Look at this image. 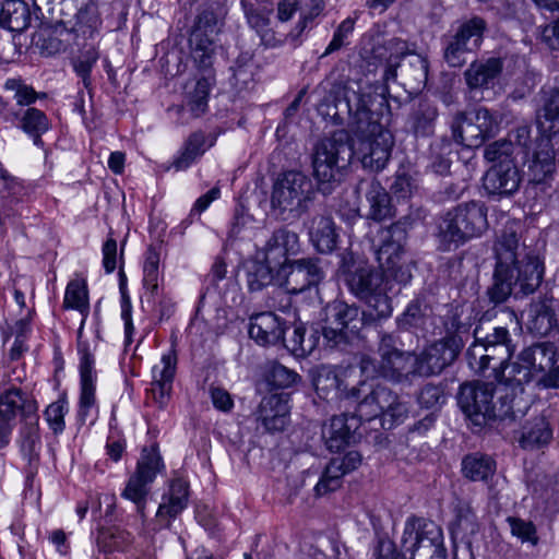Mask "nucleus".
I'll list each match as a JSON object with an SVG mask.
<instances>
[{
    "mask_svg": "<svg viewBox=\"0 0 559 559\" xmlns=\"http://www.w3.org/2000/svg\"><path fill=\"white\" fill-rule=\"evenodd\" d=\"M438 108L429 100L419 102L409 117V127L415 136L428 138L435 133Z\"/></svg>",
    "mask_w": 559,
    "mask_h": 559,
    "instance_id": "c9c22d12",
    "label": "nucleus"
},
{
    "mask_svg": "<svg viewBox=\"0 0 559 559\" xmlns=\"http://www.w3.org/2000/svg\"><path fill=\"white\" fill-rule=\"evenodd\" d=\"M377 57L386 60L383 73L385 81L395 80L397 70L403 85L413 91H420L428 81V60L418 53H406V43L400 38H391L383 46L374 49Z\"/></svg>",
    "mask_w": 559,
    "mask_h": 559,
    "instance_id": "9d476101",
    "label": "nucleus"
},
{
    "mask_svg": "<svg viewBox=\"0 0 559 559\" xmlns=\"http://www.w3.org/2000/svg\"><path fill=\"white\" fill-rule=\"evenodd\" d=\"M515 146L510 140H498L485 147L484 157L495 164L514 162Z\"/></svg>",
    "mask_w": 559,
    "mask_h": 559,
    "instance_id": "a18cd8bd",
    "label": "nucleus"
},
{
    "mask_svg": "<svg viewBox=\"0 0 559 559\" xmlns=\"http://www.w3.org/2000/svg\"><path fill=\"white\" fill-rule=\"evenodd\" d=\"M257 420L269 432L283 431L289 423V405L284 394L264 396L257 409Z\"/></svg>",
    "mask_w": 559,
    "mask_h": 559,
    "instance_id": "412c9836",
    "label": "nucleus"
},
{
    "mask_svg": "<svg viewBox=\"0 0 559 559\" xmlns=\"http://www.w3.org/2000/svg\"><path fill=\"white\" fill-rule=\"evenodd\" d=\"M552 440V428L544 415L535 416L524 423L519 444L524 450H539L547 447Z\"/></svg>",
    "mask_w": 559,
    "mask_h": 559,
    "instance_id": "c756f323",
    "label": "nucleus"
},
{
    "mask_svg": "<svg viewBox=\"0 0 559 559\" xmlns=\"http://www.w3.org/2000/svg\"><path fill=\"white\" fill-rule=\"evenodd\" d=\"M385 103L383 93L373 92L371 86L365 90L359 82L348 80L335 84L319 107L322 115L335 122L348 121L356 135L350 141L354 153L365 168L376 173L385 168L394 145L392 133L373 119Z\"/></svg>",
    "mask_w": 559,
    "mask_h": 559,
    "instance_id": "f257e3e1",
    "label": "nucleus"
},
{
    "mask_svg": "<svg viewBox=\"0 0 559 559\" xmlns=\"http://www.w3.org/2000/svg\"><path fill=\"white\" fill-rule=\"evenodd\" d=\"M543 106L537 116L538 128L542 132L555 133L559 136V75L552 85L543 88Z\"/></svg>",
    "mask_w": 559,
    "mask_h": 559,
    "instance_id": "7c9ffc66",
    "label": "nucleus"
},
{
    "mask_svg": "<svg viewBox=\"0 0 559 559\" xmlns=\"http://www.w3.org/2000/svg\"><path fill=\"white\" fill-rule=\"evenodd\" d=\"M397 396L389 386L377 384L359 403V417L367 420L382 417L390 406L394 404Z\"/></svg>",
    "mask_w": 559,
    "mask_h": 559,
    "instance_id": "2f4dec72",
    "label": "nucleus"
},
{
    "mask_svg": "<svg viewBox=\"0 0 559 559\" xmlns=\"http://www.w3.org/2000/svg\"><path fill=\"white\" fill-rule=\"evenodd\" d=\"M507 522L512 535L521 539L522 543L537 544L538 537L533 522L515 516H509Z\"/></svg>",
    "mask_w": 559,
    "mask_h": 559,
    "instance_id": "de8ad7c7",
    "label": "nucleus"
},
{
    "mask_svg": "<svg viewBox=\"0 0 559 559\" xmlns=\"http://www.w3.org/2000/svg\"><path fill=\"white\" fill-rule=\"evenodd\" d=\"M461 317H445L443 325L447 335L442 338L448 343L460 342V352L462 350L465 341L469 337V331L472 328L471 317H465V321L460 320Z\"/></svg>",
    "mask_w": 559,
    "mask_h": 559,
    "instance_id": "37998d69",
    "label": "nucleus"
},
{
    "mask_svg": "<svg viewBox=\"0 0 559 559\" xmlns=\"http://www.w3.org/2000/svg\"><path fill=\"white\" fill-rule=\"evenodd\" d=\"M242 7L246 13L248 24L258 34H260L270 25L269 13H266L263 10L254 9L252 8V5H247L245 2H242Z\"/></svg>",
    "mask_w": 559,
    "mask_h": 559,
    "instance_id": "e2e57ef3",
    "label": "nucleus"
},
{
    "mask_svg": "<svg viewBox=\"0 0 559 559\" xmlns=\"http://www.w3.org/2000/svg\"><path fill=\"white\" fill-rule=\"evenodd\" d=\"M478 345L481 346L488 356H491L490 358L492 361H498L499 367L502 368L501 371H498L497 368L493 367V370L496 372V379L500 382L501 385H503V382L501 381V374L504 371V367L510 365L508 361L513 354L512 346L504 344L491 345L485 343H479Z\"/></svg>",
    "mask_w": 559,
    "mask_h": 559,
    "instance_id": "49530a36",
    "label": "nucleus"
},
{
    "mask_svg": "<svg viewBox=\"0 0 559 559\" xmlns=\"http://www.w3.org/2000/svg\"><path fill=\"white\" fill-rule=\"evenodd\" d=\"M488 228L487 207L480 202H468L449 211L438 225V239L442 250L457 248Z\"/></svg>",
    "mask_w": 559,
    "mask_h": 559,
    "instance_id": "423d86ee",
    "label": "nucleus"
},
{
    "mask_svg": "<svg viewBox=\"0 0 559 559\" xmlns=\"http://www.w3.org/2000/svg\"><path fill=\"white\" fill-rule=\"evenodd\" d=\"M455 525L462 533L474 534L477 531L476 516L468 504L457 506Z\"/></svg>",
    "mask_w": 559,
    "mask_h": 559,
    "instance_id": "bf43d9fd",
    "label": "nucleus"
},
{
    "mask_svg": "<svg viewBox=\"0 0 559 559\" xmlns=\"http://www.w3.org/2000/svg\"><path fill=\"white\" fill-rule=\"evenodd\" d=\"M408 416V407L399 396L394 404L381 417V424L384 429H391L395 425L404 423Z\"/></svg>",
    "mask_w": 559,
    "mask_h": 559,
    "instance_id": "5fc2aeb1",
    "label": "nucleus"
},
{
    "mask_svg": "<svg viewBox=\"0 0 559 559\" xmlns=\"http://www.w3.org/2000/svg\"><path fill=\"white\" fill-rule=\"evenodd\" d=\"M305 332L306 330L304 326L296 325L292 332L293 336L289 340L290 345L286 344V347H288L293 353H310L313 349L314 344L311 343L310 341L308 343L306 342Z\"/></svg>",
    "mask_w": 559,
    "mask_h": 559,
    "instance_id": "69168bd1",
    "label": "nucleus"
},
{
    "mask_svg": "<svg viewBox=\"0 0 559 559\" xmlns=\"http://www.w3.org/2000/svg\"><path fill=\"white\" fill-rule=\"evenodd\" d=\"M503 69L501 58L475 60L464 72V80L471 91L488 90L495 86Z\"/></svg>",
    "mask_w": 559,
    "mask_h": 559,
    "instance_id": "b1692460",
    "label": "nucleus"
},
{
    "mask_svg": "<svg viewBox=\"0 0 559 559\" xmlns=\"http://www.w3.org/2000/svg\"><path fill=\"white\" fill-rule=\"evenodd\" d=\"M361 464V455L357 451H349L343 456L333 457L325 466L314 490L323 496L341 488L344 475L355 471Z\"/></svg>",
    "mask_w": 559,
    "mask_h": 559,
    "instance_id": "6ab92c4d",
    "label": "nucleus"
},
{
    "mask_svg": "<svg viewBox=\"0 0 559 559\" xmlns=\"http://www.w3.org/2000/svg\"><path fill=\"white\" fill-rule=\"evenodd\" d=\"M62 31L52 25H40L33 34L32 44L43 56H53L66 49L63 40L60 38Z\"/></svg>",
    "mask_w": 559,
    "mask_h": 559,
    "instance_id": "58836bf2",
    "label": "nucleus"
},
{
    "mask_svg": "<svg viewBox=\"0 0 559 559\" xmlns=\"http://www.w3.org/2000/svg\"><path fill=\"white\" fill-rule=\"evenodd\" d=\"M24 427L22 429V451L32 456L36 452V447L39 442L38 433V414L35 415L34 421L24 420Z\"/></svg>",
    "mask_w": 559,
    "mask_h": 559,
    "instance_id": "603ef678",
    "label": "nucleus"
},
{
    "mask_svg": "<svg viewBox=\"0 0 559 559\" xmlns=\"http://www.w3.org/2000/svg\"><path fill=\"white\" fill-rule=\"evenodd\" d=\"M316 258H304L286 263L277 270V283L294 294L317 285L323 276Z\"/></svg>",
    "mask_w": 559,
    "mask_h": 559,
    "instance_id": "dca6fc26",
    "label": "nucleus"
},
{
    "mask_svg": "<svg viewBox=\"0 0 559 559\" xmlns=\"http://www.w3.org/2000/svg\"><path fill=\"white\" fill-rule=\"evenodd\" d=\"M354 25L355 21L350 17L342 21L333 34L332 40L325 48L324 52L320 56V59L338 51L344 46H347L349 44L347 39L354 31Z\"/></svg>",
    "mask_w": 559,
    "mask_h": 559,
    "instance_id": "8fccbe9b",
    "label": "nucleus"
},
{
    "mask_svg": "<svg viewBox=\"0 0 559 559\" xmlns=\"http://www.w3.org/2000/svg\"><path fill=\"white\" fill-rule=\"evenodd\" d=\"M269 382L274 388H289L299 379L298 373L281 364H275L270 370Z\"/></svg>",
    "mask_w": 559,
    "mask_h": 559,
    "instance_id": "864d4df0",
    "label": "nucleus"
},
{
    "mask_svg": "<svg viewBox=\"0 0 559 559\" xmlns=\"http://www.w3.org/2000/svg\"><path fill=\"white\" fill-rule=\"evenodd\" d=\"M460 353V342L455 341L448 343L440 340L426 346L417 354L420 378L441 373L454 362Z\"/></svg>",
    "mask_w": 559,
    "mask_h": 559,
    "instance_id": "a211bd4d",
    "label": "nucleus"
},
{
    "mask_svg": "<svg viewBox=\"0 0 559 559\" xmlns=\"http://www.w3.org/2000/svg\"><path fill=\"white\" fill-rule=\"evenodd\" d=\"M188 502V486L181 480H175L170 485L169 495L164 497L157 515L176 518L186 507Z\"/></svg>",
    "mask_w": 559,
    "mask_h": 559,
    "instance_id": "a19ab883",
    "label": "nucleus"
},
{
    "mask_svg": "<svg viewBox=\"0 0 559 559\" xmlns=\"http://www.w3.org/2000/svg\"><path fill=\"white\" fill-rule=\"evenodd\" d=\"M357 191L365 192L369 203V218L381 222L395 215L391 197L378 180H361L357 186Z\"/></svg>",
    "mask_w": 559,
    "mask_h": 559,
    "instance_id": "a878e982",
    "label": "nucleus"
},
{
    "mask_svg": "<svg viewBox=\"0 0 559 559\" xmlns=\"http://www.w3.org/2000/svg\"><path fill=\"white\" fill-rule=\"evenodd\" d=\"M522 175L514 162L492 165L483 177V188L489 197L502 199L520 188Z\"/></svg>",
    "mask_w": 559,
    "mask_h": 559,
    "instance_id": "f3484780",
    "label": "nucleus"
},
{
    "mask_svg": "<svg viewBox=\"0 0 559 559\" xmlns=\"http://www.w3.org/2000/svg\"><path fill=\"white\" fill-rule=\"evenodd\" d=\"M372 317H325L321 325L326 344L331 347L349 342Z\"/></svg>",
    "mask_w": 559,
    "mask_h": 559,
    "instance_id": "5701e85b",
    "label": "nucleus"
},
{
    "mask_svg": "<svg viewBox=\"0 0 559 559\" xmlns=\"http://www.w3.org/2000/svg\"><path fill=\"white\" fill-rule=\"evenodd\" d=\"M316 197L317 189L307 175L288 170L274 182L271 204L283 219H297L309 211Z\"/></svg>",
    "mask_w": 559,
    "mask_h": 559,
    "instance_id": "1a4fd4ad",
    "label": "nucleus"
},
{
    "mask_svg": "<svg viewBox=\"0 0 559 559\" xmlns=\"http://www.w3.org/2000/svg\"><path fill=\"white\" fill-rule=\"evenodd\" d=\"M164 467L162 457L155 447L142 450L141 459L138 462L135 473L129 478L122 497L135 503L140 513L143 512L147 486L153 483L156 474Z\"/></svg>",
    "mask_w": 559,
    "mask_h": 559,
    "instance_id": "2eb2a0df",
    "label": "nucleus"
},
{
    "mask_svg": "<svg viewBox=\"0 0 559 559\" xmlns=\"http://www.w3.org/2000/svg\"><path fill=\"white\" fill-rule=\"evenodd\" d=\"M278 266H274L273 262L253 260L248 262L247 270V284L250 292H259L264 287L271 285L273 282L277 283V274H274V270Z\"/></svg>",
    "mask_w": 559,
    "mask_h": 559,
    "instance_id": "4c0bfd02",
    "label": "nucleus"
},
{
    "mask_svg": "<svg viewBox=\"0 0 559 559\" xmlns=\"http://www.w3.org/2000/svg\"><path fill=\"white\" fill-rule=\"evenodd\" d=\"M67 412L66 400H58L51 403L45 411L46 420L50 428L56 432H61L64 429V414Z\"/></svg>",
    "mask_w": 559,
    "mask_h": 559,
    "instance_id": "4d7b16f0",
    "label": "nucleus"
},
{
    "mask_svg": "<svg viewBox=\"0 0 559 559\" xmlns=\"http://www.w3.org/2000/svg\"><path fill=\"white\" fill-rule=\"evenodd\" d=\"M23 192L22 185L7 170L0 168V194L11 203L19 201Z\"/></svg>",
    "mask_w": 559,
    "mask_h": 559,
    "instance_id": "6e6d98bb",
    "label": "nucleus"
},
{
    "mask_svg": "<svg viewBox=\"0 0 559 559\" xmlns=\"http://www.w3.org/2000/svg\"><path fill=\"white\" fill-rule=\"evenodd\" d=\"M418 403L433 412L444 403V392L442 386L431 383L426 384L419 392Z\"/></svg>",
    "mask_w": 559,
    "mask_h": 559,
    "instance_id": "3c124183",
    "label": "nucleus"
},
{
    "mask_svg": "<svg viewBox=\"0 0 559 559\" xmlns=\"http://www.w3.org/2000/svg\"><path fill=\"white\" fill-rule=\"evenodd\" d=\"M162 367L153 368V378L151 394L159 408H163L170 399L173 381L176 373L177 356L175 352H169L162 357Z\"/></svg>",
    "mask_w": 559,
    "mask_h": 559,
    "instance_id": "bb28decb",
    "label": "nucleus"
},
{
    "mask_svg": "<svg viewBox=\"0 0 559 559\" xmlns=\"http://www.w3.org/2000/svg\"><path fill=\"white\" fill-rule=\"evenodd\" d=\"M298 250V235L287 228L274 230L264 247V258L282 267L288 263L287 255Z\"/></svg>",
    "mask_w": 559,
    "mask_h": 559,
    "instance_id": "cd10ccee",
    "label": "nucleus"
},
{
    "mask_svg": "<svg viewBox=\"0 0 559 559\" xmlns=\"http://www.w3.org/2000/svg\"><path fill=\"white\" fill-rule=\"evenodd\" d=\"M254 321L249 324V336L260 345L286 342V331L278 317H250Z\"/></svg>",
    "mask_w": 559,
    "mask_h": 559,
    "instance_id": "72a5a7b5",
    "label": "nucleus"
},
{
    "mask_svg": "<svg viewBox=\"0 0 559 559\" xmlns=\"http://www.w3.org/2000/svg\"><path fill=\"white\" fill-rule=\"evenodd\" d=\"M360 423L361 418L355 414L333 416L322 429L326 448L331 452H338L349 445L355 438V432L360 427Z\"/></svg>",
    "mask_w": 559,
    "mask_h": 559,
    "instance_id": "aec40b11",
    "label": "nucleus"
},
{
    "mask_svg": "<svg viewBox=\"0 0 559 559\" xmlns=\"http://www.w3.org/2000/svg\"><path fill=\"white\" fill-rule=\"evenodd\" d=\"M93 380H81L80 416L84 418L90 407L95 403Z\"/></svg>",
    "mask_w": 559,
    "mask_h": 559,
    "instance_id": "338daca9",
    "label": "nucleus"
},
{
    "mask_svg": "<svg viewBox=\"0 0 559 559\" xmlns=\"http://www.w3.org/2000/svg\"><path fill=\"white\" fill-rule=\"evenodd\" d=\"M557 361V347L550 342L532 344L522 349L511 365L504 367L501 381L516 396L524 393V385L537 377H544Z\"/></svg>",
    "mask_w": 559,
    "mask_h": 559,
    "instance_id": "6e6552de",
    "label": "nucleus"
},
{
    "mask_svg": "<svg viewBox=\"0 0 559 559\" xmlns=\"http://www.w3.org/2000/svg\"><path fill=\"white\" fill-rule=\"evenodd\" d=\"M542 133L545 136L538 142L528 167L531 181L535 183H540L552 175L557 155L555 145H558L559 151V136L557 138L555 133L550 132Z\"/></svg>",
    "mask_w": 559,
    "mask_h": 559,
    "instance_id": "4be33fe9",
    "label": "nucleus"
},
{
    "mask_svg": "<svg viewBox=\"0 0 559 559\" xmlns=\"http://www.w3.org/2000/svg\"><path fill=\"white\" fill-rule=\"evenodd\" d=\"M443 551L445 548L440 526L421 518L407 520L402 536V552H397L400 556L407 559L406 555L409 554L411 559H414L415 556L426 559L429 554Z\"/></svg>",
    "mask_w": 559,
    "mask_h": 559,
    "instance_id": "f8f14e48",
    "label": "nucleus"
},
{
    "mask_svg": "<svg viewBox=\"0 0 559 559\" xmlns=\"http://www.w3.org/2000/svg\"><path fill=\"white\" fill-rule=\"evenodd\" d=\"M462 471L464 476L473 481H485L495 474L496 463L490 456L469 454L462 462Z\"/></svg>",
    "mask_w": 559,
    "mask_h": 559,
    "instance_id": "ea45409f",
    "label": "nucleus"
},
{
    "mask_svg": "<svg viewBox=\"0 0 559 559\" xmlns=\"http://www.w3.org/2000/svg\"><path fill=\"white\" fill-rule=\"evenodd\" d=\"M491 356H488L486 352L478 344H474L467 350V358L471 368L476 370L477 372H484L486 369L490 367V362L492 359Z\"/></svg>",
    "mask_w": 559,
    "mask_h": 559,
    "instance_id": "0e129e2a",
    "label": "nucleus"
},
{
    "mask_svg": "<svg viewBox=\"0 0 559 559\" xmlns=\"http://www.w3.org/2000/svg\"><path fill=\"white\" fill-rule=\"evenodd\" d=\"M17 414H21L23 420L34 421L37 414V404L22 390L12 389L0 396V417L10 421Z\"/></svg>",
    "mask_w": 559,
    "mask_h": 559,
    "instance_id": "c85d7f7f",
    "label": "nucleus"
},
{
    "mask_svg": "<svg viewBox=\"0 0 559 559\" xmlns=\"http://www.w3.org/2000/svg\"><path fill=\"white\" fill-rule=\"evenodd\" d=\"M486 22L475 16L460 25L453 35L444 37L443 58L450 67L460 68L467 61V55L476 51L483 41Z\"/></svg>",
    "mask_w": 559,
    "mask_h": 559,
    "instance_id": "ddd939ff",
    "label": "nucleus"
},
{
    "mask_svg": "<svg viewBox=\"0 0 559 559\" xmlns=\"http://www.w3.org/2000/svg\"><path fill=\"white\" fill-rule=\"evenodd\" d=\"M378 354L380 356L378 366L372 357H361L360 368L367 376L379 372L397 383H411L415 378H420L417 353L400 349L393 335L381 336Z\"/></svg>",
    "mask_w": 559,
    "mask_h": 559,
    "instance_id": "0eeeda50",
    "label": "nucleus"
},
{
    "mask_svg": "<svg viewBox=\"0 0 559 559\" xmlns=\"http://www.w3.org/2000/svg\"><path fill=\"white\" fill-rule=\"evenodd\" d=\"M353 156L349 134L344 130L335 131L316 145L312 157L316 178L320 183L335 181L336 175L349 165Z\"/></svg>",
    "mask_w": 559,
    "mask_h": 559,
    "instance_id": "9b49d317",
    "label": "nucleus"
},
{
    "mask_svg": "<svg viewBox=\"0 0 559 559\" xmlns=\"http://www.w3.org/2000/svg\"><path fill=\"white\" fill-rule=\"evenodd\" d=\"M7 92L12 93V98L19 106H29L35 103L39 94L21 79H8L4 83Z\"/></svg>",
    "mask_w": 559,
    "mask_h": 559,
    "instance_id": "c03bdc74",
    "label": "nucleus"
},
{
    "mask_svg": "<svg viewBox=\"0 0 559 559\" xmlns=\"http://www.w3.org/2000/svg\"><path fill=\"white\" fill-rule=\"evenodd\" d=\"M290 294L294 293L288 292L285 286H280L274 290L271 302L269 304L273 310L258 312L257 314H274L275 311L289 312L292 308Z\"/></svg>",
    "mask_w": 559,
    "mask_h": 559,
    "instance_id": "052dcab7",
    "label": "nucleus"
},
{
    "mask_svg": "<svg viewBox=\"0 0 559 559\" xmlns=\"http://www.w3.org/2000/svg\"><path fill=\"white\" fill-rule=\"evenodd\" d=\"M63 308L66 310L78 311L85 314L90 310V298L87 281L82 275L75 276L69 281L63 298Z\"/></svg>",
    "mask_w": 559,
    "mask_h": 559,
    "instance_id": "e433bc0d",
    "label": "nucleus"
},
{
    "mask_svg": "<svg viewBox=\"0 0 559 559\" xmlns=\"http://www.w3.org/2000/svg\"><path fill=\"white\" fill-rule=\"evenodd\" d=\"M31 23V10L24 0H3L0 8V26L21 33Z\"/></svg>",
    "mask_w": 559,
    "mask_h": 559,
    "instance_id": "f704fd0d",
    "label": "nucleus"
},
{
    "mask_svg": "<svg viewBox=\"0 0 559 559\" xmlns=\"http://www.w3.org/2000/svg\"><path fill=\"white\" fill-rule=\"evenodd\" d=\"M4 120L21 129L33 140L36 146H43L41 135L49 130V120L44 111L28 107L17 111H9Z\"/></svg>",
    "mask_w": 559,
    "mask_h": 559,
    "instance_id": "393cba45",
    "label": "nucleus"
},
{
    "mask_svg": "<svg viewBox=\"0 0 559 559\" xmlns=\"http://www.w3.org/2000/svg\"><path fill=\"white\" fill-rule=\"evenodd\" d=\"M205 135L202 132L192 133L185 143L180 155L174 160L177 170L187 169L198 157L205 152Z\"/></svg>",
    "mask_w": 559,
    "mask_h": 559,
    "instance_id": "79ce46f5",
    "label": "nucleus"
},
{
    "mask_svg": "<svg viewBox=\"0 0 559 559\" xmlns=\"http://www.w3.org/2000/svg\"><path fill=\"white\" fill-rule=\"evenodd\" d=\"M406 241L404 224L396 222L379 234V243L374 250L381 272L367 264L356 265L352 253H343L340 271L345 282L357 297L365 300L376 314H390L393 311L391 299L385 294L384 274L400 283H406L412 275L402 262Z\"/></svg>",
    "mask_w": 559,
    "mask_h": 559,
    "instance_id": "f03ea898",
    "label": "nucleus"
},
{
    "mask_svg": "<svg viewBox=\"0 0 559 559\" xmlns=\"http://www.w3.org/2000/svg\"><path fill=\"white\" fill-rule=\"evenodd\" d=\"M158 264H159V254L158 252L150 248L146 253V259L144 263V284L151 285L153 289L157 288V278H158Z\"/></svg>",
    "mask_w": 559,
    "mask_h": 559,
    "instance_id": "680f3d73",
    "label": "nucleus"
},
{
    "mask_svg": "<svg viewBox=\"0 0 559 559\" xmlns=\"http://www.w3.org/2000/svg\"><path fill=\"white\" fill-rule=\"evenodd\" d=\"M522 225L509 221L497 235L495 242L496 267L490 300L500 304L512 294L528 295L543 280L544 267L538 257L521 242Z\"/></svg>",
    "mask_w": 559,
    "mask_h": 559,
    "instance_id": "7ed1b4c3",
    "label": "nucleus"
},
{
    "mask_svg": "<svg viewBox=\"0 0 559 559\" xmlns=\"http://www.w3.org/2000/svg\"><path fill=\"white\" fill-rule=\"evenodd\" d=\"M376 559H405L396 554L395 544L389 538H381L374 551Z\"/></svg>",
    "mask_w": 559,
    "mask_h": 559,
    "instance_id": "774afa93",
    "label": "nucleus"
},
{
    "mask_svg": "<svg viewBox=\"0 0 559 559\" xmlns=\"http://www.w3.org/2000/svg\"><path fill=\"white\" fill-rule=\"evenodd\" d=\"M503 394L499 396V405L493 402L495 388L492 383L467 382L460 386L457 404L463 413L477 426L491 420H514L524 415L526 406L522 405V396L502 385Z\"/></svg>",
    "mask_w": 559,
    "mask_h": 559,
    "instance_id": "39448f33",
    "label": "nucleus"
},
{
    "mask_svg": "<svg viewBox=\"0 0 559 559\" xmlns=\"http://www.w3.org/2000/svg\"><path fill=\"white\" fill-rule=\"evenodd\" d=\"M225 15V8L218 2H212L199 10L192 26L189 38L190 58L200 73L187 103L193 117L201 116L207 108L210 90L215 83V35L219 32Z\"/></svg>",
    "mask_w": 559,
    "mask_h": 559,
    "instance_id": "20e7f679",
    "label": "nucleus"
},
{
    "mask_svg": "<svg viewBox=\"0 0 559 559\" xmlns=\"http://www.w3.org/2000/svg\"><path fill=\"white\" fill-rule=\"evenodd\" d=\"M416 189L415 180L405 171H397L390 186L391 192L400 199L409 198Z\"/></svg>",
    "mask_w": 559,
    "mask_h": 559,
    "instance_id": "13d9d810",
    "label": "nucleus"
},
{
    "mask_svg": "<svg viewBox=\"0 0 559 559\" xmlns=\"http://www.w3.org/2000/svg\"><path fill=\"white\" fill-rule=\"evenodd\" d=\"M309 237L316 249L321 253H330L336 248L338 235L330 216L316 215L311 218Z\"/></svg>",
    "mask_w": 559,
    "mask_h": 559,
    "instance_id": "473e14b6",
    "label": "nucleus"
},
{
    "mask_svg": "<svg viewBox=\"0 0 559 559\" xmlns=\"http://www.w3.org/2000/svg\"><path fill=\"white\" fill-rule=\"evenodd\" d=\"M518 323L524 325L533 336L543 337L554 331L555 317H515Z\"/></svg>",
    "mask_w": 559,
    "mask_h": 559,
    "instance_id": "09e8293b",
    "label": "nucleus"
},
{
    "mask_svg": "<svg viewBox=\"0 0 559 559\" xmlns=\"http://www.w3.org/2000/svg\"><path fill=\"white\" fill-rule=\"evenodd\" d=\"M497 121L485 107L460 112L452 127L454 140L469 148L479 147L493 135Z\"/></svg>",
    "mask_w": 559,
    "mask_h": 559,
    "instance_id": "4468645a",
    "label": "nucleus"
}]
</instances>
